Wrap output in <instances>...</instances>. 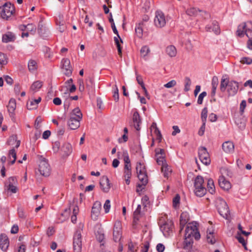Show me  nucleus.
<instances>
[{"label": "nucleus", "mask_w": 252, "mask_h": 252, "mask_svg": "<svg viewBox=\"0 0 252 252\" xmlns=\"http://www.w3.org/2000/svg\"><path fill=\"white\" fill-rule=\"evenodd\" d=\"M226 88L228 96H234L237 94L239 89L238 82L234 80L229 81L227 79L221 78L220 87V91L224 92Z\"/></svg>", "instance_id": "f257e3e1"}, {"label": "nucleus", "mask_w": 252, "mask_h": 252, "mask_svg": "<svg viewBox=\"0 0 252 252\" xmlns=\"http://www.w3.org/2000/svg\"><path fill=\"white\" fill-rule=\"evenodd\" d=\"M216 205L218 212L223 218L227 219L229 215V210L226 202L222 198H218Z\"/></svg>", "instance_id": "f03ea898"}, {"label": "nucleus", "mask_w": 252, "mask_h": 252, "mask_svg": "<svg viewBox=\"0 0 252 252\" xmlns=\"http://www.w3.org/2000/svg\"><path fill=\"white\" fill-rule=\"evenodd\" d=\"M14 8L10 3H5L0 6V17L7 20L12 15Z\"/></svg>", "instance_id": "7ed1b4c3"}, {"label": "nucleus", "mask_w": 252, "mask_h": 252, "mask_svg": "<svg viewBox=\"0 0 252 252\" xmlns=\"http://www.w3.org/2000/svg\"><path fill=\"white\" fill-rule=\"evenodd\" d=\"M193 230L189 227H186L185 234V240L183 244V248L187 251H189L192 248L193 239L191 238V234Z\"/></svg>", "instance_id": "20e7f679"}, {"label": "nucleus", "mask_w": 252, "mask_h": 252, "mask_svg": "<svg viewBox=\"0 0 252 252\" xmlns=\"http://www.w3.org/2000/svg\"><path fill=\"white\" fill-rule=\"evenodd\" d=\"M38 171L40 174L45 177H48L50 174L51 168L47 160L45 158H42L40 160Z\"/></svg>", "instance_id": "39448f33"}, {"label": "nucleus", "mask_w": 252, "mask_h": 252, "mask_svg": "<svg viewBox=\"0 0 252 252\" xmlns=\"http://www.w3.org/2000/svg\"><path fill=\"white\" fill-rule=\"evenodd\" d=\"M82 236L80 230L76 231L73 238V249L74 252H81L82 250Z\"/></svg>", "instance_id": "423d86ee"}, {"label": "nucleus", "mask_w": 252, "mask_h": 252, "mask_svg": "<svg viewBox=\"0 0 252 252\" xmlns=\"http://www.w3.org/2000/svg\"><path fill=\"white\" fill-rule=\"evenodd\" d=\"M198 156L200 161L205 165H208L211 162L210 156L205 147H201L198 149Z\"/></svg>", "instance_id": "0eeeda50"}, {"label": "nucleus", "mask_w": 252, "mask_h": 252, "mask_svg": "<svg viewBox=\"0 0 252 252\" xmlns=\"http://www.w3.org/2000/svg\"><path fill=\"white\" fill-rule=\"evenodd\" d=\"M155 25L157 27L162 28L165 25L166 21L164 14L160 11L156 12L154 19Z\"/></svg>", "instance_id": "6e6552de"}, {"label": "nucleus", "mask_w": 252, "mask_h": 252, "mask_svg": "<svg viewBox=\"0 0 252 252\" xmlns=\"http://www.w3.org/2000/svg\"><path fill=\"white\" fill-rule=\"evenodd\" d=\"M113 240L115 242H119L122 238V225L120 221H116L113 228Z\"/></svg>", "instance_id": "1a4fd4ad"}, {"label": "nucleus", "mask_w": 252, "mask_h": 252, "mask_svg": "<svg viewBox=\"0 0 252 252\" xmlns=\"http://www.w3.org/2000/svg\"><path fill=\"white\" fill-rule=\"evenodd\" d=\"M173 227V223L171 220H167L160 226V229L165 236L169 235L172 232Z\"/></svg>", "instance_id": "9d476101"}, {"label": "nucleus", "mask_w": 252, "mask_h": 252, "mask_svg": "<svg viewBox=\"0 0 252 252\" xmlns=\"http://www.w3.org/2000/svg\"><path fill=\"white\" fill-rule=\"evenodd\" d=\"M200 13V15L203 17L205 19H207L210 17V14L205 11H202L195 7H190L188 9L186 13L188 15L190 16H196L198 13Z\"/></svg>", "instance_id": "9b49d317"}, {"label": "nucleus", "mask_w": 252, "mask_h": 252, "mask_svg": "<svg viewBox=\"0 0 252 252\" xmlns=\"http://www.w3.org/2000/svg\"><path fill=\"white\" fill-rule=\"evenodd\" d=\"M101 210V204L99 201H95L92 207L91 218L93 220H96L99 216Z\"/></svg>", "instance_id": "f8f14e48"}, {"label": "nucleus", "mask_w": 252, "mask_h": 252, "mask_svg": "<svg viewBox=\"0 0 252 252\" xmlns=\"http://www.w3.org/2000/svg\"><path fill=\"white\" fill-rule=\"evenodd\" d=\"M248 24L247 23H244L240 25L237 31V35L242 37L246 34L248 38H250L251 35H249V33L248 31H250V28H248Z\"/></svg>", "instance_id": "ddd939ff"}, {"label": "nucleus", "mask_w": 252, "mask_h": 252, "mask_svg": "<svg viewBox=\"0 0 252 252\" xmlns=\"http://www.w3.org/2000/svg\"><path fill=\"white\" fill-rule=\"evenodd\" d=\"M9 245V239L7 236L4 233L0 235V248L4 252L6 251Z\"/></svg>", "instance_id": "4468645a"}, {"label": "nucleus", "mask_w": 252, "mask_h": 252, "mask_svg": "<svg viewBox=\"0 0 252 252\" xmlns=\"http://www.w3.org/2000/svg\"><path fill=\"white\" fill-rule=\"evenodd\" d=\"M8 111L9 113V116L12 120H15V113L14 111L16 108V102L14 98H11L7 105Z\"/></svg>", "instance_id": "2eb2a0df"}, {"label": "nucleus", "mask_w": 252, "mask_h": 252, "mask_svg": "<svg viewBox=\"0 0 252 252\" xmlns=\"http://www.w3.org/2000/svg\"><path fill=\"white\" fill-rule=\"evenodd\" d=\"M63 68L64 70V74L66 76H70L72 74V67L70 65V62L68 59H63L62 61Z\"/></svg>", "instance_id": "dca6fc26"}, {"label": "nucleus", "mask_w": 252, "mask_h": 252, "mask_svg": "<svg viewBox=\"0 0 252 252\" xmlns=\"http://www.w3.org/2000/svg\"><path fill=\"white\" fill-rule=\"evenodd\" d=\"M141 120L139 113L137 111L134 112L132 116V123L134 127L137 131L140 130L141 128L140 126L142 123Z\"/></svg>", "instance_id": "f3484780"}, {"label": "nucleus", "mask_w": 252, "mask_h": 252, "mask_svg": "<svg viewBox=\"0 0 252 252\" xmlns=\"http://www.w3.org/2000/svg\"><path fill=\"white\" fill-rule=\"evenodd\" d=\"M137 175L138 178L140 182L137 184V187L141 188L142 186H145L148 181L147 171L138 173Z\"/></svg>", "instance_id": "a211bd4d"}, {"label": "nucleus", "mask_w": 252, "mask_h": 252, "mask_svg": "<svg viewBox=\"0 0 252 252\" xmlns=\"http://www.w3.org/2000/svg\"><path fill=\"white\" fill-rule=\"evenodd\" d=\"M81 120H78L75 117H70L67 122L68 127L72 130L77 129L80 126Z\"/></svg>", "instance_id": "6ab92c4d"}, {"label": "nucleus", "mask_w": 252, "mask_h": 252, "mask_svg": "<svg viewBox=\"0 0 252 252\" xmlns=\"http://www.w3.org/2000/svg\"><path fill=\"white\" fill-rule=\"evenodd\" d=\"M189 220V216L187 212H183L180 217V233L184 229V226Z\"/></svg>", "instance_id": "aec40b11"}, {"label": "nucleus", "mask_w": 252, "mask_h": 252, "mask_svg": "<svg viewBox=\"0 0 252 252\" xmlns=\"http://www.w3.org/2000/svg\"><path fill=\"white\" fill-rule=\"evenodd\" d=\"M206 30L209 32H214L216 34L220 33V29L218 23L217 21H213L211 25H207L206 27Z\"/></svg>", "instance_id": "412c9836"}, {"label": "nucleus", "mask_w": 252, "mask_h": 252, "mask_svg": "<svg viewBox=\"0 0 252 252\" xmlns=\"http://www.w3.org/2000/svg\"><path fill=\"white\" fill-rule=\"evenodd\" d=\"M101 189L104 192H108L110 189L109 180L107 177H103L100 181Z\"/></svg>", "instance_id": "4be33fe9"}, {"label": "nucleus", "mask_w": 252, "mask_h": 252, "mask_svg": "<svg viewBox=\"0 0 252 252\" xmlns=\"http://www.w3.org/2000/svg\"><path fill=\"white\" fill-rule=\"evenodd\" d=\"M222 148L224 152L226 153H231L234 152V145L233 143L231 141H226L222 144Z\"/></svg>", "instance_id": "5701e85b"}, {"label": "nucleus", "mask_w": 252, "mask_h": 252, "mask_svg": "<svg viewBox=\"0 0 252 252\" xmlns=\"http://www.w3.org/2000/svg\"><path fill=\"white\" fill-rule=\"evenodd\" d=\"M219 184L220 187L224 190H228L231 188L230 182L227 181L223 177H220Z\"/></svg>", "instance_id": "b1692460"}, {"label": "nucleus", "mask_w": 252, "mask_h": 252, "mask_svg": "<svg viewBox=\"0 0 252 252\" xmlns=\"http://www.w3.org/2000/svg\"><path fill=\"white\" fill-rule=\"evenodd\" d=\"M61 151L64 156H68L72 152V146L69 143H64L61 147Z\"/></svg>", "instance_id": "393cba45"}, {"label": "nucleus", "mask_w": 252, "mask_h": 252, "mask_svg": "<svg viewBox=\"0 0 252 252\" xmlns=\"http://www.w3.org/2000/svg\"><path fill=\"white\" fill-rule=\"evenodd\" d=\"M15 36L10 32H8L2 36V41L3 42L7 43L15 40Z\"/></svg>", "instance_id": "a878e982"}, {"label": "nucleus", "mask_w": 252, "mask_h": 252, "mask_svg": "<svg viewBox=\"0 0 252 252\" xmlns=\"http://www.w3.org/2000/svg\"><path fill=\"white\" fill-rule=\"evenodd\" d=\"M144 26V22H141L136 25L135 32L136 36L139 38H141L143 36V27Z\"/></svg>", "instance_id": "bb28decb"}, {"label": "nucleus", "mask_w": 252, "mask_h": 252, "mask_svg": "<svg viewBox=\"0 0 252 252\" xmlns=\"http://www.w3.org/2000/svg\"><path fill=\"white\" fill-rule=\"evenodd\" d=\"M234 121L235 124L237 125L241 130L245 128L246 124L244 119L240 118L239 116H235L234 117Z\"/></svg>", "instance_id": "cd10ccee"}, {"label": "nucleus", "mask_w": 252, "mask_h": 252, "mask_svg": "<svg viewBox=\"0 0 252 252\" xmlns=\"http://www.w3.org/2000/svg\"><path fill=\"white\" fill-rule=\"evenodd\" d=\"M82 114L78 107H76L74 108L71 113H70V117H75L76 118L78 119V120H82Z\"/></svg>", "instance_id": "c85d7f7f"}, {"label": "nucleus", "mask_w": 252, "mask_h": 252, "mask_svg": "<svg viewBox=\"0 0 252 252\" xmlns=\"http://www.w3.org/2000/svg\"><path fill=\"white\" fill-rule=\"evenodd\" d=\"M166 52L167 54L171 57L176 56L177 54V50L175 46L170 45L166 48Z\"/></svg>", "instance_id": "c756f323"}, {"label": "nucleus", "mask_w": 252, "mask_h": 252, "mask_svg": "<svg viewBox=\"0 0 252 252\" xmlns=\"http://www.w3.org/2000/svg\"><path fill=\"white\" fill-rule=\"evenodd\" d=\"M194 193L198 197L204 196L206 193V189L204 187L195 188Z\"/></svg>", "instance_id": "7c9ffc66"}, {"label": "nucleus", "mask_w": 252, "mask_h": 252, "mask_svg": "<svg viewBox=\"0 0 252 252\" xmlns=\"http://www.w3.org/2000/svg\"><path fill=\"white\" fill-rule=\"evenodd\" d=\"M187 227H190L193 230V232L191 234V238H192V237H194L196 240L199 239L200 238V235L199 232L197 231V229L195 226H191L189 224V225H187Z\"/></svg>", "instance_id": "2f4dec72"}, {"label": "nucleus", "mask_w": 252, "mask_h": 252, "mask_svg": "<svg viewBox=\"0 0 252 252\" xmlns=\"http://www.w3.org/2000/svg\"><path fill=\"white\" fill-rule=\"evenodd\" d=\"M38 32L41 36L44 37L46 36V31L45 28L43 26L42 21L39 22L38 28Z\"/></svg>", "instance_id": "473e14b6"}, {"label": "nucleus", "mask_w": 252, "mask_h": 252, "mask_svg": "<svg viewBox=\"0 0 252 252\" xmlns=\"http://www.w3.org/2000/svg\"><path fill=\"white\" fill-rule=\"evenodd\" d=\"M203 183H204L203 178L200 175H198L195 179L194 183V186L195 188L203 187Z\"/></svg>", "instance_id": "72a5a7b5"}, {"label": "nucleus", "mask_w": 252, "mask_h": 252, "mask_svg": "<svg viewBox=\"0 0 252 252\" xmlns=\"http://www.w3.org/2000/svg\"><path fill=\"white\" fill-rule=\"evenodd\" d=\"M161 172L163 173L164 177L166 178L168 177L171 172V170L168 167L167 163L161 166Z\"/></svg>", "instance_id": "f704fd0d"}, {"label": "nucleus", "mask_w": 252, "mask_h": 252, "mask_svg": "<svg viewBox=\"0 0 252 252\" xmlns=\"http://www.w3.org/2000/svg\"><path fill=\"white\" fill-rule=\"evenodd\" d=\"M37 68V63L33 60H31L28 63V68L30 71L32 72Z\"/></svg>", "instance_id": "c9c22d12"}, {"label": "nucleus", "mask_w": 252, "mask_h": 252, "mask_svg": "<svg viewBox=\"0 0 252 252\" xmlns=\"http://www.w3.org/2000/svg\"><path fill=\"white\" fill-rule=\"evenodd\" d=\"M207 188L208 191L210 193L213 194L215 192V189L214 181L212 179H209L208 180Z\"/></svg>", "instance_id": "e433bc0d"}, {"label": "nucleus", "mask_w": 252, "mask_h": 252, "mask_svg": "<svg viewBox=\"0 0 252 252\" xmlns=\"http://www.w3.org/2000/svg\"><path fill=\"white\" fill-rule=\"evenodd\" d=\"M136 170L137 174L147 171L145 165L141 162L137 163Z\"/></svg>", "instance_id": "4c0bfd02"}, {"label": "nucleus", "mask_w": 252, "mask_h": 252, "mask_svg": "<svg viewBox=\"0 0 252 252\" xmlns=\"http://www.w3.org/2000/svg\"><path fill=\"white\" fill-rule=\"evenodd\" d=\"M141 205H138L137 206V208L136 209V210L134 212V213H133V219H134V221L138 220H139V217L141 215Z\"/></svg>", "instance_id": "58836bf2"}, {"label": "nucleus", "mask_w": 252, "mask_h": 252, "mask_svg": "<svg viewBox=\"0 0 252 252\" xmlns=\"http://www.w3.org/2000/svg\"><path fill=\"white\" fill-rule=\"evenodd\" d=\"M42 86V82L40 81L34 82L32 85L31 88L32 91H37Z\"/></svg>", "instance_id": "ea45409f"}, {"label": "nucleus", "mask_w": 252, "mask_h": 252, "mask_svg": "<svg viewBox=\"0 0 252 252\" xmlns=\"http://www.w3.org/2000/svg\"><path fill=\"white\" fill-rule=\"evenodd\" d=\"M8 157L9 158H11V157L13 158V160L10 161L9 163L11 164H14L16 159V153L14 149H12L9 151Z\"/></svg>", "instance_id": "a19ab883"}, {"label": "nucleus", "mask_w": 252, "mask_h": 252, "mask_svg": "<svg viewBox=\"0 0 252 252\" xmlns=\"http://www.w3.org/2000/svg\"><path fill=\"white\" fill-rule=\"evenodd\" d=\"M191 80L188 77H186L185 79V92H188L190 90V86L191 85Z\"/></svg>", "instance_id": "79ce46f5"}, {"label": "nucleus", "mask_w": 252, "mask_h": 252, "mask_svg": "<svg viewBox=\"0 0 252 252\" xmlns=\"http://www.w3.org/2000/svg\"><path fill=\"white\" fill-rule=\"evenodd\" d=\"M150 52V49L147 46H143L140 50L141 56L145 57Z\"/></svg>", "instance_id": "37998d69"}, {"label": "nucleus", "mask_w": 252, "mask_h": 252, "mask_svg": "<svg viewBox=\"0 0 252 252\" xmlns=\"http://www.w3.org/2000/svg\"><path fill=\"white\" fill-rule=\"evenodd\" d=\"M156 161L157 163L159 165H161V166L166 164L165 157L163 156L157 157Z\"/></svg>", "instance_id": "c03bdc74"}, {"label": "nucleus", "mask_w": 252, "mask_h": 252, "mask_svg": "<svg viewBox=\"0 0 252 252\" xmlns=\"http://www.w3.org/2000/svg\"><path fill=\"white\" fill-rule=\"evenodd\" d=\"M208 110L207 107L204 108L202 110L201 114V118L202 122L206 123L207 117Z\"/></svg>", "instance_id": "a18cd8bd"}, {"label": "nucleus", "mask_w": 252, "mask_h": 252, "mask_svg": "<svg viewBox=\"0 0 252 252\" xmlns=\"http://www.w3.org/2000/svg\"><path fill=\"white\" fill-rule=\"evenodd\" d=\"M12 141H16V145L15 146V148H18L19 147V146L20 145V140H17V135H14L11 136L10 137V138H9V140L8 141L9 144H11L10 143Z\"/></svg>", "instance_id": "49530a36"}, {"label": "nucleus", "mask_w": 252, "mask_h": 252, "mask_svg": "<svg viewBox=\"0 0 252 252\" xmlns=\"http://www.w3.org/2000/svg\"><path fill=\"white\" fill-rule=\"evenodd\" d=\"M27 107L29 110L36 109L37 107V103L35 102V101H33V100H31L27 102Z\"/></svg>", "instance_id": "de8ad7c7"}, {"label": "nucleus", "mask_w": 252, "mask_h": 252, "mask_svg": "<svg viewBox=\"0 0 252 252\" xmlns=\"http://www.w3.org/2000/svg\"><path fill=\"white\" fill-rule=\"evenodd\" d=\"M26 27L27 30L31 32L32 34H34L35 33L36 27L34 25L32 24H29L26 25Z\"/></svg>", "instance_id": "09e8293b"}, {"label": "nucleus", "mask_w": 252, "mask_h": 252, "mask_svg": "<svg viewBox=\"0 0 252 252\" xmlns=\"http://www.w3.org/2000/svg\"><path fill=\"white\" fill-rule=\"evenodd\" d=\"M114 40L115 43V44H116V45L117 46V48L118 52V54L120 56H121L122 55V47L121 46L119 40L118 38L117 37H114Z\"/></svg>", "instance_id": "8fccbe9b"}, {"label": "nucleus", "mask_w": 252, "mask_h": 252, "mask_svg": "<svg viewBox=\"0 0 252 252\" xmlns=\"http://www.w3.org/2000/svg\"><path fill=\"white\" fill-rule=\"evenodd\" d=\"M94 86V79L93 78L89 77L86 80V87L89 89L93 88Z\"/></svg>", "instance_id": "3c124183"}, {"label": "nucleus", "mask_w": 252, "mask_h": 252, "mask_svg": "<svg viewBox=\"0 0 252 252\" xmlns=\"http://www.w3.org/2000/svg\"><path fill=\"white\" fill-rule=\"evenodd\" d=\"M240 62L243 64H251L252 63V59L249 57H243Z\"/></svg>", "instance_id": "603ef678"}, {"label": "nucleus", "mask_w": 252, "mask_h": 252, "mask_svg": "<svg viewBox=\"0 0 252 252\" xmlns=\"http://www.w3.org/2000/svg\"><path fill=\"white\" fill-rule=\"evenodd\" d=\"M115 90L114 91L113 97L114 98V100L116 102L119 101V90L116 85H115Z\"/></svg>", "instance_id": "864d4df0"}, {"label": "nucleus", "mask_w": 252, "mask_h": 252, "mask_svg": "<svg viewBox=\"0 0 252 252\" xmlns=\"http://www.w3.org/2000/svg\"><path fill=\"white\" fill-rule=\"evenodd\" d=\"M137 249L135 248L134 244L131 241L128 244V251L127 252H137Z\"/></svg>", "instance_id": "5fc2aeb1"}, {"label": "nucleus", "mask_w": 252, "mask_h": 252, "mask_svg": "<svg viewBox=\"0 0 252 252\" xmlns=\"http://www.w3.org/2000/svg\"><path fill=\"white\" fill-rule=\"evenodd\" d=\"M207 95L206 92H202L198 96L197 99V103L198 104H202L203 103V98Z\"/></svg>", "instance_id": "6e6d98bb"}, {"label": "nucleus", "mask_w": 252, "mask_h": 252, "mask_svg": "<svg viewBox=\"0 0 252 252\" xmlns=\"http://www.w3.org/2000/svg\"><path fill=\"white\" fill-rule=\"evenodd\" d=\"M7 63L6 55L0 52V64L2 65L6 64Z\"/></svg>", "instance_id": "4d7b16f0"}, {"label": "nucleus", "mask_w": 252, "mask_h": 252, "mask_svg": "<svg viewBox=\"0 0 252 252\" xmlns=\"http://www.w3.org/2000/svg\"><path fill=\"white\" fill-rule=\"evenodd\" d=\"M103 207L106 213H107L109 212L111 207V204L110 201L109 199H107L105 201Z\"/></svg>", "instance_id": "13d9d810"}, {"label": "nucleus", "mask_w": 252, "mask_h": 252, "mask_svg": "<svg viewBox=\"0 0 252 252\" xmlns=\"http://www.w3.org/2000/svg\"><path fill=\"white\" fill-rule=\"evenodd\" d=\"M18 214L19 218L21 219H25L26 218L27 216L22 208H19L18 209Z\"/></svg>", "instance_id": "bf43d9fd"}, {"label": "nucleus", "mask_w": 252, "mask_h": 252, "mask_svg": "<svg viewBox=\"0 0 252 252\" xmlns=\"http://www.w3.org/2000/svg\"><path fill=\"white\" fill-rule=\"evenodd\" d=\"M176 81L174 80H172L167 83L164 85V87L166 88H171L176 85Z\"/></svg>", "instance_id": "052dcab7"}, {"label": "nucleus", "mask_w": 252, "mask_h": 252, "mask_svg": "<svg viewBox=\"0 0 252 252\" xmlns=\"http://www.w3.org/2000/svg\"><path fill=\"white\" fill-rule=\"evenodd\" d=\"M246 107V101L245 100L242 101L240 106V111L241 113V116H242L243 113L244 112V109Z\"/></svg>", "instance_id": "680f3d73"}, {"label": "nucleus", "mask_w": 252, "mask_h": 252, "mask_svg": "<svg viewBox=\"0 0 252 252\" xmlns=\"http://www.w3.org/2000/svg\"><path fill=\"white\" fill-rule=\"evenodd\" d=\"M236 238L240 243L242 244L243 246L245 245V243L246 242H245L244 238L241 235L240 233L238 232Z\"/></svg>", "instance_id": "e2e57ef3"}, {"label": "nucleus", "mask_w": 252, "mask_h": 252, "mask_svg": "<svg viewBox=\"0 0 252 252\" xmlns=\"http://www.w3.org/2000/svg\"><path fill=\"white\" fill-rule=\"evenodd\" d=\"M7 190H9L12 193H16L17 192V188L15 185H8L7 187Z\"/></svg>", "instance_id": "0e129e2a"}, {"label": "nucleus", "mask_w": 252, "mask_h": 252, "mask_svg": "<svg viewBox=\"0 0 252 252\" xmlns=\"http://www.w3.org/2000/svg\"><path fill=\"white\" fill-rule=\"evenodd\" d=\"M165 250V246L161 243H158L156 246V250L158 252H163Z\"/></svg>", "instance_id": "69168bd1"}, {"label": "nucleus", "mask_w": 252, "mask_h": 252, "mask_svg": "<svg viewBox=\"0 0 252 252\" xmlns=\"http://www.w3.org/2000/svg\"><path fill=\"white\" fill-rule=\"evenodd\" d=\"M219 83V80L217 77L214 76L212 80V87H216L217 88V86L218 85Z\"/></svg>", "instance_id": "338daca9"}, {"label": "nucleus", "mask_w": 252, "mask_h": 252, "mask_svg": "<svg viewBox=\"0 0 252 252\" xmlns=\"http://www.w3.org/2000/svg\"><path fill=\"white\" fill-rule=\"evenodd\" d=\"M60 146H61V144H60V142L56 141L54 143L53 146V151L56 153L58 152L60 149Z\"/></svg>", "instance_id": "774afa93"}]
</instances>
